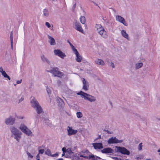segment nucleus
Wrapping results in <instances>:
<instances>
[{"mask_svg": "<svg viewBox=\"0 0 160 160\" xmlns=\"http://www.w3.org/2000/svg\"><path fill=\"white\" fill-rule=\"evenodd\" d=\"M82 79V82L83 84L82 88L85 91H87L89 87V83L85 80V79L83 78Z\"/></svg>", "mask_w": 160, "mask_h": 160, "instance_id": "f8f14e48", "label": "nucleus"}, {"mask_svg": "<svg viewBox=\"0 0 160 160\" xmlns=\"http://www.w3.org/2000/svg\"><path fill=\"white\" fill-rule=\"evenodd\" d=\"M59 99H58V105L59 106L61 107H62L64 105V103L62 99L59 98Z\"/></svg>", "mask_w": 160, "mask_h": 160, "instance_id": "393cba45", "label": "nucleus"}, {"mask_svg": "<svg viewBox=\"0 0 160 160\" xmlns=\"http://www.w3.org/2000/svg\"><path fill=\"white\" fill-rule=\"evenodd\" d=\"M37 160H40V158H37Z\"/></svg>", "mask_w": 160, "mask_h": 160, "instance_id": "680f3d73", "label": "nucleus"}, {"mask_svg": "<svg viewBox=\"0 0 160 160\" xmlns=\"http://www.w3.org/2000/svg\"><path fill=\"white\" fill-rule=\"evenodd\" d=\"M125 160H128V159H126Z\"/></svg>", "mask_w": 160, "mask_h": 160, "instance_id": "774afa93", "label": "nucleus"}, {"mask_svg": "<svg viewBox=\"0 0 160 160\" xmlns=\"http://www.w3.org/2000/svg\"><path fill=\"white\" fill-rule=\"evenodd\" d=\"M98 32L102 38L105 39L107 38L108 37L107 33L105 30L104 28L102 29V30H100Z\"/></svg>", "mask_w": 160, "mask_h": 160, "instance_id": "9d476101", "label": "nucleus"}, {"mask_svg": "<svg viewBox=\"0 0 160 160\" xmlns=\"http://www.w3.org/2000/svg\"><path fill=\"white\" fill-rule=\"evenodd\" d=\"M22 79H21L20 80L17 81V82H16L17 84H18L21 83L22 82Z\"/></svg>", "mask_w": 160, "mask_h": 160, "instance_id": "49530a36", "label": "nucleus"}, {"mask_svg": "<svg viewBox=\"0 0 160 160\" xmlns=\"http://www.w3.org/2000/svg\"><path fill=\"white\" fill-rule=\"evenodd\" d=\"M15 119L12 117H10L5 119V122L7 125H12L15 122Z\"/></svg>", "mask_w": 160, "mask_h": 160, "instance_id": "6e6552de", "label": "nucleus"}, {"mask_svg": "<svg viewBox=\"0 0 160 160\" xmlns=\"http://www.w3.org/2000/svg\"><path fill=\"white\" fill-rule=\"evenodd\" d=\"M110 104H112V103L111 102H110Z\"/></svg>", "mask_w": 160, "mask_h": 160, "instance_id": "0e129e2a", "label": "nucleus"}, {"mask_svg": "<svg viewBox=\"0 0 160 160\" xmlns=\"http://www.w3.org/2000/svg\"><path fill=\"white\" fill-rule=\"evenodd\" d=\"M110 66L112 67V68H114L115 67V65L112 62H111L110 63Z\"/></svg>", "mask_w": 160, "mask_h": 160, "instance_id": "a18cd8bd", "label": "nucleus"}, {"mask_svg": "<svg viewBox=\"0 0 160 160\" xmlns=\"http://www.w3.org/2000/svg\"><path fill=\"white\" fill-rule=\"evenodd\" d=\"M119 160H121V159H120Z\"/></svg>", "mask_w": 160, "mask_h": 160, "instance_id": "338daca9", "label": "nucleus"}, {"mask_svg": "<svg viewBox=\"0 0 160 160\" xmlns=\"http://www.w3.org/2000/svg\"><path fill=\"white\" fill-rule=\"evenodd\" d=\"M113 150L110 148H106L101 150V152L103 153H113Z\"/></svg>", "mask_w": 160, "mask_h": 160, "instance_id": "2eb2a0df", "label": "nucleus"}, {"mask_svg": "<svg viewBox=\"0 0 160 160\" xmlns=\"http://www.w3.org/2000/svg\"><path fill=\"white\" fill-rule=\"evenodd\" d=\"M106 132H107V133H109V134H110L111 133L110 132V131H108V130H107L106 131Z\"/></svg>", "mask_w": 160, "mask_h": 160, "instance_id": "13d9d810", "label": "nucleus"}, {"mask_svg": "<svg viewBox=\"0 0 160 160\" xmlns=\"http://www.w3.org/2000/svg\"><path fill=\"white\" fill-rule=\"evenodd\" d=\"M66 152L68 154L70 155L75 156L74 155V152L72 151V149L71 148H68L67 149H66L65 148Z\"/></svg>", "mask_w": 160, "mask_h": 160, "instance_id": "b1692460", "label": "nucleus"}, {"mask_svg": "<svg viewBox=\"0 0 160 160\" xmlns=\"http://www.w3.org/2000/svg\"><path fill=\"white\" fill-rule=\"evenodd\" d=\"M143 157V156L141 155L140 156H139V157H137V158L138 159H139V158H142Z\"/></svg>", "mask_w": 160, "mask_h": 160, "instance_id": "3c124183", "label": "nucleus"}, {"mask_svg": "<svg viewBox=\"0 0 160 160\" xmlns=\"http://www.w3.org/2000/svg\"><path fill=\"white\" fill-rule=\"evenodd\" d=\"M74 52L75 54L76 55V61L78 62H81L82 59V57L79 54V52H78L77 50L75 49Z\"/></svg>", "mask_w": 160, "mask_h": 160, "instance_id": "ddd939ff", "label": "nucleus"}, {"mask_svg": "<svg viewBox=\"0 0 160 160\" xmlns=\"http://www.w3.org/2000/svg\"><path fill=\"white\" fill-rule=\"evenodd\" d=\"M48 37L49 39L48 42L50 43L51 45H54L56 44L55 41V39L51 36L48 35Z\"/></svg>", "mask_w": 160, "mask_h": 160, "instance_id": "f3484780", "label": "nucleus"}, {"mask_svg": "<svg viewBox=\"0 0 160 160\" xmlns=\"http://www.w3.org/2000/svg\"><path fill=\"white\" fill-rule=\"evenodd\" d=\"M57 82H58V83L59 84V85H60V84H61V81L59 80H58V81H57Z\"/></svg>", "mask_w": 160, "mask_h": 160, "instance_id": "5fc2aeb1", "label": "nucleus"}, {"mask_svg": "<svg viewBox=\"0 0 160 160\" xmlns=\"http://www.w3.org/2000/svg\"><path fill=\"white\" fill-rule=\"evenodd\" d=\"M45 123L47 124V125L50 126L51 125V123L50 122V121L48 119H45Z\"/></svg>", "mask_w": 160, "mask_h": 160, "instance_id": "c9c22d12", "label": "nucleus"}, {"mask_svg": "<svg viewBox=\"0 0 160 160\" xmlns=\"http://www.w3.org/2000/svg\"><path fill=\"white\" fill-rule=\"evenodd\" d=\"M76 7V4H75L73 5V7H72V10L74 11L75 9V8Z\"/></svg>", "mask_w": 160, "mask_h": 160, "instance_id": "09e8293b", "label": "nucleus"}, {"mask_svg": "<svg viewBox=\"0 0 160 160\" xmlns=\"http://www.w3.org/2000/svg\"><path fill=\"white\" fill-rule=\"evenodd\" d=\"M121 34L122 36L124 38H126L128 40H129V38L128 34L126 33V31L124 30H122L121 31Z\"/></svg>", "mask_w": 160, "mask_h": 160, "instance_id": "a211bd4d", "label": "nucleus"}, {"mask_svg": "<svg viewBox=\"0 0 160 160\" xmlns=\"http://www.w3.org/2000/svg\"><path fill=\"white\" fill-rule=\"evenodd\" d=\"M63 160V159L62 158H60L57 159V160Z\"/></svg>", "mask_w": 160, "mask_h": 160, "instance_id": "bf43d9fd", "label": "nucleus"}, {"mask_svg": "<svg viewBox=\"0 0 160 160\" xmlns=\"http://www.w3.org/2000/svg\"><path fill=\"white\" fill-rule=\"evenodd\" d=\"M157 152H160V153L159 154V155H160V148L158 150Z\"/></svg>", "mask_w": 160, "mask_h": 160, "instance_id": "4d7b16f0", "label": "nucleus"}, {"mask_svg": "<svg viewBox=\"0 0 160 160\" xmlns=\"http://www.w3.org/2000/svg\"><path fill=\"white\" fill-rule=\"evenodd\" d=\"M42 13H43V15L44 16V17L47 18L49 16V12L48 10L46 9H44L42 10Z\"/></svg>", "mask_w": 160, "mask_h": 160, "instance_id": "4be33fe9", "label": "nucleus"}, {"mask_svg": "<svg viewBox=\"0 0 160 160\" xmlns=\"http://www.w3.org/2000/svg\"><path fill=\"white\" fill-rule=\"evenodd\" d=\"M28 128L23 123L21 124L19 127V129L22 132H24L26 129H28Z\"/></svg>", "mask_w": 160, "mask_h": 160, "instance_id": "412c9836", "label": "nucleus"}, {"mask_svg": "<svg viewBox=\"0 0 160 160\" xmlns=\"http://www.w3.org/2000/svg\"><path fill=\"white\" fill-rule=\"evenodd\" d=\"M54 52L55 55H57L62 58H63L66 56L65 54L60 50H55L54 51Z\"/></svg>", "mask_w": 160, "mask_h": 160, "instance_id": "1a4fd4ad", "label": "nucleus"}, {"mask_svg": "<svg viewBox=\"0 0 160 160\" xmlns=\"http://www.w3.org/2000/svg\"><path fill=\"white\" fill-rule=\"evenodd\" d=\"M77 94L81 95L82 98H84V99L87 100L90 102H95L96 100L94 96L90 95L82 91L78 92Z\"/></svg>", "mask_w": 160, "mask_h": 160, "instance_id": "7ed1b4c3", "label": "nucleus"}, {"mask_svg": "<svg viewBox=\"0 0 160 160\" xmlns=\"http://www.w3.org/2000/svg\"><path fill=\"white\" fill-rule=\"evenodd\" d=\"M77 158H79V157L78 156V157H77Z\"/></svg>", "mask_w": 160, "mask_h": 160, "instance_id": "e2e57ef3", "label": "nucleus"}, {"mask_svg": "<svg viewBox=\"0 0 160 160\" xmlns=\"http://www.w3.org/2000/svg\"><path fill=\"white\" fill-rule=\"evenodd\" d=\"M41 148L40 147H39L38 148Z\"/></svg>", "mask_w": 160, "mask_h": 160, "instance_id": "69168bd1", "label": "nucleus"}, {"mask_svg": "<svg viewBox=\"0 0 160 160\" xmlns=\"http://www.w3.org/2000/svg\"><path fill=\"white\" fill-rule=\"evenodd\" d=\"M44 150L43 149H40L39 150V153L42 154L44 152Z\"/></svg>", "mask_w": 160, "mask_h": 160, "instance_id": "a19ab883", "label": "nucleus"}, {"mask_svg": "<svg viewBox=\"0 0 160 160\" xmlns=\"http://www.w3.org/2000/svg\"><path fill=\"white\" fill-rule=\"evenodd\" d=\"M41 60L43 62H46L48 64H50V62L48 59L44 55H42L41 56Z\"/></svg>", "mask_w": 160, "mask_h": 160, "instance_id": "aec40b11", "label": "nucleus"}, {"mask_svg": "<svg viewBox=\"0 0 160 160\" xmlns=\"http://www.w3.org/2000/svg\"><path fill=\"white\" fill-rule=\"evenodd\" d=\"M77 116L78 118H80L82 117V113L80 112H78L76 113Z\"/></svg>", "mask_w": 160, "mask_h": 160, "instance_id": "72a5a7b5", "label": "nucleus"}, {"mask_svg": "<svg viewBox=\"0 0 160 160\" xmlns=\"http://www.w3.org/2000/svg\"><path fill=\"white\" fill-rule=\"evenodd\" d=\"M23 132L28 136H32L31 134H32V132L28 128L26 129Z\"/></svg>", "mask_w": 160, "mask_h": 160, "instance_id": "5701e85b", "label": "nucleus"}, {"mask_svg": "<svg viewBox=\"0 0 160 160\" xmlns=\"http://www.w3.org/2000/svg\"><path fill=\"white\" fill-rule=\"evenodd\" d=\"M76 149V147H74L73 148H72V150L74 151Z\"/></svg>", "mask_w": 160, "mask_h": 160, "instance_id": "6e6d98bb", "label": "nucleus"}, {"mask_svg": "<svg viewBox=\"0 0 160 160\" xmlns=\"http://www.w3.org/2000/svg\"><path fill=\"white\" fill-rule=\"evenodd\" d=\"M116 20L123 24L125 26H127L128 24L126 22L125 19L122 17L117 15L116 17Z\"/></svg>", "mask_w": 160, "mask_h": 160, "instance_id": "0eeeda50", "label": "nucleus"}, {"mask_svg": "<svg viewBox=\"0 0 160 160\" xmlns=\"http://www.w3.org/2000/svg\"><path fill=\"white\" fill-rule=\"evenodd\" d=\"M122 142V140H119L116 137H112L108 141V143L109 144L120 143Z\"/></svg>", "mask_w": 160, "mask_h": 160, "instance_id": "423d86ee", "label": "nucleus"}, {"mask_svg": "<svg viewBox=\"0 0 160 160\" xmlns=\"http://www.w3.org/2000/svg\"><path fill=\"white\" fill-rule=\"evenodd\" d=\"M116 148H117L116 152L124 154L129 155L130 154L129 151L128 150L124 147H120L118 146H116Z\"/></svg>", "mask_w": 160, "mask_h": 160, "instance_id": "39448f33", "label": "nucleus"}, {"mask_svg": "<svg viewBox=\"0 0 160 160\" xmlns=\"http://www.w3.org/2000/svg\"><path fill=\"white\" fill-rule=\"evenodd\" d=\"M95 62L96 64L101 66H102L104 64V61L101 59H97Z\"/></svg>", "mask_w": 160, "mask_h": 160, "instance_id": "6ab92c4d", "label": "nucleus"}, {"mask_svg": "<svg viewBox=\"0 0 160 160\" xmlns=\"http://www.w3.org/2000/svg\"><path fill=\"white\" fill-rule=\"evenodd\" d=\"M136 68L138 69L141 68L142 66V62H140L136 64Z\"/></svg>", "mask_w": 160, "mask_h": 160, "instance_id": "7c9ffc66", "label": "nucleus"}, {"mask_svg": "<svg viewBox=\"0 0 160 160\" xmlns=\"http://www.w3.org/2000/svg\"><path fill=\"white\" fill-rule=\"evenodd\" d=\"M101 138V135H99L98 136V137L96 138L95 140H97V139H100Z\"/></svg>", "mask_w": 160, "mask_h": 160, "instance_id": "8fccbe9b", "label": "nucleus"}, {"mask_svg": "<svg viewBox=\"0 0 160 160\" xmlns=\"http://www.w3.org/2000/svg\"><path fill=\"white\" fill-rule=\"evenodd\" d=\"M47 92L48 94H51V90H50V89L49 88H47Z\"/></svg>", "mask_w": 160, "mask_h": 160, "instance_id": "37998d69", "label": "nucleus"}, {"mask_svg": "<svg viewBox=\"0 0 160 160\" xmlns=\"http://www.w3.org/2000/svg\"><path fill=\"white\" fill-rule=\"evenodd\" d=\"M92 145L94 148L96 149H100L103 148L102 144L101 142L94 143Z\"/></svg>", "mask_w": 160, "mask_h": 160, "instance_id": "dca6fc26", "label": "nucleus"}, {"mask_svg": "<svg viewBox=\"0 0 160 160\" xmlns=\"http://www.w3.org/2000/svg\"><path fill=\"white\" fill-rule=\"evenodd\" d=\"M67 42H68V43H69V44L70 45V46L71 47V48H72V50L73 51V52H74V50L75 49H76V48H74V47L72 45V44L70 42H69V41L68 40L67 41Z\"/></svg>", "mask_w": 160, "mask_h": 160, "instance_id": "f704fd0d", "label": "nucleus"}, {"mask_svg": "<svg viewBox=\"0 0 160 160\" xmlns=\"http://www.w3.org/2000/svg\"><path fill=\"white\" fill-rule=\"evenodd\" d=\"M27 154L29 157H30L31 158H32L33 156L29 152H27Z\"/></svg>", "mask_w": 160, "mask_h": 160, "instance_id": "c03bdc74", "label": "nucleus"}, {"mask_svg": "<svg viewBox=\"0 0 160 160\" xmlns=\"http://www.w3.org/2000/svg\"><path fill=\"white\" fill-rule=\"evenodd\" d=\"M2 76L5 78H7L8 80H11V78L9 76L8 74L6 73V72H5L2 75Z\"/></svg>", "mask_w": 160, "mask_h": 160, "instance_id": "2f4dec72", "label": "nucleus"}, {"mask_svg": "<svg viewBox=\"0 0 160 160\" xmlns=\"http://www.w3.org/2000/svg\"><path fill=\"white\" fill-rule=\"evenodd\" d=\"M65 150V147H63L62 148V151L63 152L62 154V157L64 156L65 157V155L66 154L65 153H66Z\"/></svg>", "mask_w": 160, "mask_h": 160, "instance_id": "e433bc0d", "label": "nucleus"}, {"mask_svg": "<svg viewBox=\"0 0 160 160\" xmlns=\"http://www.w3.org/2000/svg\"><path fill=\"white\" fill-rule=\"evenodd\" d=\"M59 69L57 67L53 68L51 70L47 71L48 72L52 73L54 77H58L59 78H62L64 74L62 72L59 71Z\"/></svg>", "mask_w": 160, "mask_h": 160, "instance_id": "20e7f679", "label": "nucleus"}, {"mask_svg": "<svg viewBox=\"0 0 160 160\" xmlns=\"http://www.w3.org/2000/svg\"><path fill=\"white\" fill-rule=\"evenodd\" d=\"M68 129L67 130L68 135L69 136H71L77 133L78 131L77 130H74L69 126L68 127Z\"/></svg>", "mask_w": 160, "mask_h": 160, "instance_id": "4468645a", "label": "nucleus"}, {"mask_svg": "<svg viewBox=\"0 0 160 160\" xmlns=\"http://www.w3.org/2000/svg\"><path fill=\"white\" fill-rule=\"evenodd\" d=\"M96 28L97 29L98 32L100 30L104 28V27L102 26L100 24H96L95 26Z\"/></svg>", "mask_w": 160, "mask_h": 160, "instance_id": "a878e982", "label": "nucleus"}, {"mask_svg": "<svg viewBox=\"0 0 160 160\" xmlns=\"http://www.w3.org/2000/svg\"><path fill=\"white\" fill-rule=\"evenodd\" d=\"M23 100V97H22L19 100V103L21 102Z\"/></svg>", "mask_w": 160, "mask_h": 160, "instance_id": "de8ad7c7", "label": "nucleus"}, {"mask_svg": "<svg viewBox=\"0 0 160 160\" xmlns=\"http://www.w3.org/2000/svg\"><path fill=\"white\" fill-rule=\"evenodd\" d=\"M113 158L115 160H118V158L117 157H113Z\"/></svg>", "mask_w": 160, "mask_h": 160, "instance_id": "864d4df0", "label": "nucleus"}, {"mask_svg": "<svg viewBox=\"0 0 160 160\" xmlns=\"http://www.w3.org/2000/svg\"><path fill=\"white\" fill-rule=\"evenodd\" d=\"M38 115H37L36 116V118H38Z\"/></svg>", "mask_w": 160, "mask_h": 160, "instance_id": "052dcab7", "label": "nucleus"}, {"mask_svg": "<svg viewBox=\"0 0 160 160\" xmlns=\"http://www.w3.org/2000/svg\"><path fill=\"white\" fill-rule=\"evenodd\" d=\"M10 129L11 132V136L19 142L22 137V132L14 126L11 127Z\"/></svg>", "mask_w": 160, "mask_h": 160, "instance_id": "f257e3e1", "label": "nucleus"}, {"mask_svg": "<svg viewBox=\"0 0 160 160\" xmlns=\"http://www.w3.org/2000/svg\"><path fill=\"white\" fill-rule=\"evenodd\" d=\"M59 153L58 152H56L55 154H52L51 157H57L59 155Z\"/></svg>", "mask_w": 160, "mask_h": 160, "instance_id": "ea45409f", "label": "nucleus"}, {"mask_svg": "<svg viewBox=\"0 0 160 160\" xmlns=\"http://www.w3.org/2000/svg\"><path fill=\"white\" fill-rule=\"evenodd\" d=\"M45 154L46 155H48L49 156H51L52 154L51 153V151L49 149H48L45 152Z\"/></svg>", "mask_w": 160, "mask_h": 160, "instance_id": "473e14b6", "label": "nucleus"}, {"mask_svg": "<svg viewBox=\"0 0 160 160\" xmlns=\"http://www.w3.org/2000/svg\"><path fill=\"white\" fill-rule=\"evenodd\" d=\"M13 33L12 31L10 35V40L11 43V46L12 49H13Z\"/></svg>", "mask_w": 160, "mask_h": 160, "instance_id": "bb28decb", "label": "nucleus"}, {"mask_svg": "<svg viewBox=\"0 0 160 160\" xmlns=\"http://www.w3.org/2000/svg\"><path fill=\"white\" fill-rule=\"evenodd\" d=\"M75 27L74 28L77 31L82 33L83 32V29L82 28L80 24L78 22H76L74 24Z\"/></svg>", "mask_w": 160, "mask_h": 160, "instance_id": "9b49d317", "label": "nucleus"}, {"mask_svg": "<svg viewBox=\"0 0 160 160\" xmlns=\"http://www.w3.org/2000/svg\"><path fill=\"white\" fill-rule=\"evenodd\" d=\"M37 158H40L39 154L38 153L36 156Z\"/></svg>", "mask_w": 160, "mask_h": 160, "instance_id": "603ef678", "label": "nucleus"}, {"mask_svg": "<svg viewBox=\"0 0 160 160\" xmlns=\"http://www.w3.org/2000/svg\"><path fill=\"white\" fill-rule=\"evenodd\" d=\"M30 102L31 106L36 110L38 114H40L42 112V107L34 97H32L31 98Z\"/></svg>", "mask_w": 160, "mask_h": 160, "instance_id": "f03ea898", "label": "nucleus"}, {"mask_svg": "<svg viewBox=\"0 0 160 160\" xmlns=\"http://www.w3.org/2000/svg\"><path fill=\"white\" fill-rule=\"evenodd\" d=\"M75 157V156H72L71 155H70L68 154L67 153H66L65 157L67 158H69L72 159H74Z\"/></svg>", "mask_w": 160, "mask_h": 160, "instance_id": "c756f323", "label": "nucleus"}, {"mask_svg": "<svg viewBox=\"0 0 160 160\" xmlns=\"http://www.w3.org/2000/svg\"><path fill=\"white\" fill-rule=\"evenodd\" d=\"M142 143H140L138 145V150L140 151L142 150Z\"/></svg>", "mask_w": 160, "mask_h": 160, "instance_id": "4c0bfd02", "label": "nucleus"}, {"mask_svg": "<svg viewBox=\"0 0 160 160\" xmlns=\"http://www.w3.org/2000/svg\"><path fill=\"white\" fill-rule=\"evenodd\" d=\"M46 26H47L48 28H49L51 27V25L48 22H46L45 23Z\"/></svg>", "mask_w": 160, "mask_h": 160, "instance_id": "79ce46f5", "label": "nucleus"}, {"mask_svg": "<svg viewBox=\"0 0 160 160\" xmlns=\"http://www.w3.org/2000/svg\"><path fill=\"white\" fill-rule=\"evenodd\" d=\"M80 20L82 24H84L86 21L85 17L83 16L81 17L80 18Z\"/></svg>", "mask_w": 160, "mask_h": 160, "instance_id": "cd10ccee", "label": "nucleus"}, {"mask_svg": "<svg viewBox=\"0 0 160 160\" xmlns=\"http://www.w3.org/2000/svg\"><path fill=\"white\" fill-rule=\"evenodd\" d=\"M0 72L2 74V75L4 73H5V71L3 70L2 67H1L0 68Z\"/></svg>", "mask_w": 160, "mask_h": 160, "instance_id": "58836bf2", "label": "nucleus"}, {"mask_svg": "<svg viewBox=\"0 0 160 160\" xmlns=\"http://www.w3.org/2000/svg\"><path fill=\"white\" fill-rule=\"evenodd\" d=\"M6 96L5 95H2L1 96L0 98V101H5L7 100L6 99Z\"/></svg>", "mask_w": 160, "mask_h": 160, "instance_id": "c85d7f7f", "label": "nucleus"}]
</instances>
